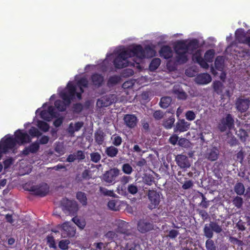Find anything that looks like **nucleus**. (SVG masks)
Wrapping results in <instances>:
<instances>
[{
	"label": "nucleus",
	"mask_w": 250,
	"mask_h": 250,
	"mask_svg": "<svg viewBox=\"0 0 250 250\" xmlns=\"http://www.w3.org/2000/svg\"><path fill=\"white\" fill-rule=\"evenodd\" d=\"M250 101L248 98H238L235 102L236 108L241 112H245L249 107Z\"/></svg>",
	"instance_id": "f8f14e48"
},
{
	"label": "nucleus",
	"mask_w": 250,
	"mask_h": 250,
	"mask_svg": "<svg viewBox=\"0 0 250 250\" xmlns=\"http://www.w3.org/2000/svg\"><path fill=\"white\" fill-rule=\"evenodd\" d=\"M175 122V119L173 117H170L164 121L163 123L164 126L167 129L171 128Z\"/></svg>",
	"instance_id": "a19ab883"
},
{
	"label": "nucleus",
	"mask_w": 250,
	"mask_h": 250,
	"mask_svg": "<svg viewBox=\"0 0 250 250\" xmlns=\"http://www.w3.org/2000/svg\"><path fill=\"white\" fill-rule=\"evenodd\" d=\"M70 243L69 240H62L59 243V247L62 250H66L68 249V245Z\"/></svg>",
	"instance_id": "09e8293b"
},
{
	"label": "nucleus",
	"mask_w": 250,
	"mask_h": 250,
	"mask_svg": "<svg viewBox=\"0 0 250 250\" xmlns=\"http://www.w3.org/2000/svg\"><path fill=\"white\" fill-rule=\"evenodd\" d=\"M122 171L126 174L130 175L133 171V168L128 163H125L123 165L122 167Z\"/></svg>",
	"instance_id": "c03bdc74"
},
{
	"label": "nucleus",
	"mask_w": 250,
	"mask_h": 250,
	"mask_svg": "<svg viewBox=\"0 0 250 250\" xmlns=\"http://www.w3.org/2000/svg\"><path fill=\"white\" fill-rule=\"evenodd\" d=\"M237 135L242 141H245L248 136L247 132L244 129H240L237 132Z\"/></svg>",
	"instance_id": "e2e57ef3"
},
{
	"label": "nucleus",
	"mask_w": 250,
	"mask_h": 250,
	"mask_svg": "<svg viewBox=\"0 0 250 250\" xmlns=\"http://www.w3.org/2000/svg\"><path fill=\"white\" fill-rule=\"evenodd\" d=\"M236 40L239 42L247 44L250 47V37H246L244 30L238 29L235 31Z\"/></svg>",
	"instance_id": "dca6fc26"
},
{
	"label": "nucleus",
	"mask_w": 250,
	"mask_h": 250,
	"mask_svg": "<svg viewBox=\"0 0 250 250\" xmlns=\"http://www.w3.org/2000/svg\"><path fill=\"white\" fill-rule=\"evenodd\" d=\"M202 200L200 204V206L203 208H207L209 206V201L207 200L206 197L204 195L203 193H201Z\"/></svg>",
	"instance_id": "052dcab7"
},
{
	"label": "nucleus",
	"mask_w": 250,
	"mask_h": 250,
	"mask_svg": "<svg viewBox=\"0 0 250 250\" xmlns=\"http://www.w3.org/2000/svg\"><path fill=\"white\" fill-rule=\"evenodd\" d=\"M125 205L123 201L118 199H113L110 200L107 204L108 208L114 211H118L121 209V208Z\"/></svg>",
	"instance_id": "4be33fe9"
},
{
	"label": "nucleus",
	"mask_w": 250,
	"mask_h": 250,
	"mask_svg": "<svg viewBox=\"0 0 250 250\" xmlns=\"http://www.w3.org/2000/svg\"><path fill=\"white\" fill-rule=\"evenodd\" d=\"M55 150L60 155H62L65 153V148L62 144H57L55 148Z\"/></svg>",
	"instance_id": "bf43d9fd"
},
{
	"label": "nucleus",
	"mask_w": 250,
	"mask_h": 250,
	"mask_svg": "<svg viewBox=\"0 0 250 250\" xmlns=\"http://www.w3.org/2000/svg\"><path fill=\"white\" fill-rule=\"evenodd\" d=\"M171 102V99L169 97H165L161 98L160 105L163 108H167Z\"/></svg>",
	"instance_id": "f704fd0d"
},
{
	"label": "nucleus",
	"mask_w": 250,
	"mask_h": 250,
	"mask_svg": "<svg viewBox=\"0 0 250 250\" xmlns=\"http://www.w3.org/2000/svg\"><path fill=\"white\" fill-rule=\"evenodd\" d=\"M58 228L60 229L61 236L63 238L73 237L76 234V228L72 226L70 222H65L59 225Z\"/></svg>",
	"instance_id": "39448f33"
},
{
	"label": "nucleus",
	"mask_w": 250,
	"mask_h": 250,
	"mask_svg": "<svg viewBox=\"0 0 250 250\" xmlns=\"http://www.w3.org/2000/svg\"><path fill=\"white\" fill-rule=\"evenodd\" d=\"M116 225L117 227L116 230L118 232L122 234L127 233L128 225L126 222L119 220L116 221Z\"/></svg>",
	"instance_id": "393cba45"
},
{
	"label": "nucleus",
	"mask_w": 250,
	"mask_h": 250,
	"mask_svg": "<svg viewBox=\"0 0 250 250\" xmlns=\"http://www.w3.org/2000/svg\"><path fill=\"white\" fill-rule=\"evenodd\" d=\"M179 44H183L185 46V50L189 55L193 54L199 47V41L197 39H192L188 42L186 41H179Z\"/></svg>",
	"instance_id": "9b49d317"
},
{
	"label": "nucleus",
	"mask_w": 250,
	"mask_h": 250,
	"mask_svg": "<svg viewBox=\"0 0 250 250\" xmlns=\"http://www.w3.org/2000/svg\"><path fill=\"white\" fill-rule=\"evenodd\" d=\"M186 118L188 121H193L195 119L196 115L195 113L191 110L188 111L186 113Z\"/></svg>",
	"instance_id": "680f3d73"
},
{
	"label": "nucleus",
	"mask_w": 250,
	"mask_h": 250,
	"mask_svg": "<svg viewBox=\"0 0 250 250\" xmlns=\"http://www.w3.org/2000/svg\"><path fill=\"white\" fill-rule=\"evenodd\" d=\"M215 66L218 70H222L224 67V59L222 57H217L215 61Z\"/></svg>",
	"instance_id": "c9c22d12"
},
{
	"label": "nucleus",
	"mask_w": 250,
	"mask_h": 250,
	"mask_svg": "<svg viewBox=\"0 0 250 250\" xmlns=\"http://www.w3.org/2000/svg\"><path fill=\"white\" fill-rule=\"evenodd\" d=\"M192 54V60L193 62H197L198 61L201 60L202 58V50H197L195 51Z\"/></svg>",
	"instance_id": "49530a36"
},
{
	"label": "nucleus",
	"mask_w": 250,
	"mask_h": 250,
	"mask_svg": "<svg viewBox=\"0 0 250 250\" xmlns=\"http://www.w3.org/2000/svg\"><path fill=\"white\" fill-rule=\"evenodd\" d=\"M132 151L136 152L141 155L145 152V151L143 150L138 145H135L132 148Z\"/></svg>",
	"instance_id": "69168bd1"
},
{
	"label": "nucleus",
	"mask_w": 250,
	"mask_h": 250,
	"mask_svg": "<svg viewBox=\"0 0 250 250\" xmlns=\"http://www.w3.org/2000/svg\"><path fill=\"white\" fill-rule=\"evenodd\" d=\"M30 190L36 195L44 196L48 193L49 188L46 184H42L41 185L31 187Z\"/></svg>",
	"instance_id": "4468645a"
},
{
	"label": "nucleus",
	"mask_w": 250,
	"mask_h": 250,
	"mask_svg": "<svg viewBox=\"0 0 250 250\" xmlns=\"http://www.w3.org/2000/svg\"><path fill=\"white\" fill-rule=\"evenodd\" d=\"M73 154L75 155L76 160H78V161L83 160L85 158L84 153L82 150H78Z\"/></svg>",
	"instance_id": "6e6d98bb"
},
{
	"label": "nucleus",
	"mask_w": 250,
	"mask_h": 250,
	"mask_svg": "<svg viewBox=\"0 0 250 250\" xmlns=\"http://www.w3.org/2000/svg\"><path fill=\"white\" fill-rule=\"evenodd\" d=\"M150 203L149 208L152 209L155 208L159 205L160 202V195L159 193L154 190H149L147 194Z\"/></svg>",
	"instance_id": "1a4fd4ad"
},
{
	"label": "nucleus",
	"mask_w": 250,
	"mask_h": 250,
	"mask_svg": "<svg viewBox=\"0 0 250 250\" xmlns=\"http://www.w3.org/2000/svg\"><path fill=\"white\" fill-rule=\"evenodd\" d=\"M112 143L115 146H120L122 143V138L117 134H114L111 137Z\"/></svg>",
	"instance_id": "4c0bfd02"
},
{
	"label": "nucleus",
	"mask_w": 250,
	"mask_h": 250,
	"mask_svg": "<svg viewBox=\"0 0 250 250\" xmlns=\"http://www.w3.org/2000/svg\"><path fill=\"white\" fill-rule=\"evenodd\" d=\"M219 154V150L216 147H212L207 150L205 157L208 160L214 161L218 159Z\"/></svg>",
	"instance_id": "5701e85b"
},
{
	"label": "nucleus",
	"mask_w": 250,
	"mask_h": 250,
	"mask_svg": "<svg viewBox=\"0 0 250 250\" xmlns=\"http://www.w3.org/2000/svg\"><path fill=\"white\" fill-rule=\"evenodd\" d=\"M127 190L129 193L132 195L136 194L138 191V188L136 183H132L128 185L127 188Z\"/></svg>",
	"instance_id": "37998d69"
},
{
	"label": "nucleus",
	"mask_w": 250,
	"mask_h": 250,
	"mask_svg": "<svg viewBox=\"0 0 250 250\" xmlns=\"http://www.w3.org/2000/svg\"><path fill=\"white\" fill-rule=\"evenodd\" d=\"M120 174V170L117 168H114L107 171L103 175V179L108 183L114 182Z\"/></svg>",
	"instance_id": "ddd939ff"
},
{
	"label": "nucleus",
	"mask_w": 250,
	"mask_h": 250,
	"mask_svg": "<svg viewBox=\"0 0 250 250\" xmlns=\"http://www.w3.org/2000/svg\"><path fill=\"white\" fill-rule=\"evenodd\" d=\"M161 64V60L159 58H154L151 62L149 68L151 70H156Z\"/></svg>",
	"instance_id": "ea45409f"
},
{
	"label": "nucleus",
	"mask_w": 250,
	"mask_h": 250,
	"mask_svg": "<svg viewBox=\"0 0 250 250\" xmlns=\"http://www.w3.org/2000/svg\"><path fill=\"white\" fill-rule=\"evenodd\" d=\"M117 102V96L114 94L106 95L101 97L97 102L99 107H107Z\"/></svg>",
	"instance_id": "6e6552de"
},
{
	"label": "nucleus",
	"mask_w": 250,
	"mask_h": 250,
	"mask_svg": "<svg viewBox=\"0 0 250 250\" xmlns=\"http://www.w3.org/2000/svg\"><path fill=\"white\" fill-rule=\"evenodd\" d=\"M169 143L173 145H175L177 142H178V137L176 134H173L169 139Z\"/></svg>",
	"instance_id": "774afa93"
},
{
	"label": "nucleus",
	"mask_w": 250,
	"mask_h": 250,
	"mask_svg": "<svg viewBox=\"0 0 250 250\" xmlns=\"http://www.w3.org/2000/svg\"><path fill=\"white\" fill-rule=\"evenodd\" d=\"M47 244L51 248L56 249L57 246L54 237L51 235H48L46 237Z\"/></svg>",
	"instance_id": "8fccbe9b"
},
{
	"label": "nucleus",
	"mask_w": 250,
	"mask_h": 250,
	"mask_svg": "<svg viewBox=\"0 0 250 250\" xmlns=\"http://www.w3.org/2000/svg\"><path fill=\"white\" fill-rule=\"evenodd\" d=\"M118 152V149L114 146L107 147L105 150L106 154L111 158L116 157L117 155Z\"/></svg>",
	"instance_id": "cd10ccee"
},
{
	"label": "nucleus",
	"mask_w": 250,
	"mask_h": 250,
	"mask_svg": "<svg viewBox=\"0 0 250 250\" xmlns=\"http://www.w3.org/2000/svg\"><path fill=\"white\" fill-rule=\"evenodd\" d=\"M223 87V83L220 81H215L213 83L214 90L218 94H222Z\"/></svg>",
	"instance_id": "473e14b6"
},
{
	"label": "nucleus",
	"mask_w": 250,
	"mask_h": 250,
	"mask_svg": "<svg viewBox=\"0 0 250 250\" xmlns=\"http://www.w3.org/2000/svg\"><path fill=\"white\" fill-rule=\"evenodd\" d=\"M175 161L181 168H188L191 166L189 160L185 155H178L175 158Z\"/></svg>",
	"instance_id": "2eb2a0df"
},
{
	"label": "nucleus",
	"mask_w": 250,
	"mask_h": 250,
	"mask_svg": "<svg viewBox=\"0 0 250 250\" xmlns=\"http://www.w3.org/2000/svg\"><path fill=\"white\" fill-rule=\"evenodd\" d=\"M204 232L205 236L208 239H210L213 237V231L212 230V228L210 227V223L208 225H205L204 229Z\"/></svg>",
	"instance_id": "e433bc0d"
},
{
	"label": "nucleus",
	"mask_w": 250,
	"mask_h": 250,
	"mask_svg": "<svg viewBox=\"0 0 250 250\" xmlns=\"http://www.w3.org/2000/svg\"><path fill=\"white\" fill-rule=\"evenodd\" d=\"M105 236L109 240L115 241L117 239L118 234L115 231H109L106 233Z\"/></svg>",
	"instance_id": "3c124183"
},
{
	"label": "nucleus",
	"mask_w": 250,
	"mask_h": 250,
	"mask_svg": "<svg viewBox=\"0 0 250 250\" xmlns=\"http://www.w3.org/2000/svg\"><path fill=\"white\" fill-rule=\"evenodd\" d=\"M206 248L207 250H216V247L213 240L208 239L206 242Z\"/></svg>",
	"instance_id": "603ef678"
},
{
	"label": "nucleus",
	"mask_w": 250,
	"mask_h": 250,
	"mask_svg": "<svg viewBox=\"0 0 250 250\" xmlns=\"http://www.w3.org/2000/svg\"><path fill=\"white\" fill-rule=\"evenodd\" d=\"M88 84V82L86 77L80 79L79 76L76 75L75 77V80L69 81L64 89H62L61 87L59 88L58 93L63 101L58 100L55 101L54 105L56 109L59 111H64L75 97L81 100L82 94L84 91L83 87H87Z\"/></svg>",
	"instance_id": "f03ea898"
},
{
	"label": "nucleus",
	"mask_w": 250,
	"mask_h": 250,
	"mask_svg": "<svg viewBox=\"0 0 250 250\" xmlns=\"http://www.w3.org/2000/svg\"><path fill=\"white\" fill-rule=\"evenodd\" d=\"M121 80L119 76H113L109 78L108 81V84L109 85H112L118 83Z\"/></svg>",
	"instance_id": "5fc2aeb1"
},
{
	"label": "nucleus",
	"mask_w": 250,
	"mask_h": 250,
	"mask_svg": "<svg viewBox=\"0 0 250 250\" xmlns=\"http://www.w3.org/2000/svg\"><path fill=\"white\" fill-rule=\"evenodd\" d=\"M91 80L94 85L99 86L104 81L103 77L98 74H94L91 77Z\"/></svg>",
	"instance_id": "c85d7f7f"
},
{
	"label": "nucleus",
	"mask_w": 250,
	"mask_h": 250,
	"mask_svg": "<svg viewBox=\"0 0 250 250\" xmlns=\"http://www.w3.org/2000/svg\"><path fill=\"white\" fill-rule=\"evenodd\" d=\"M124 121L125 125L130 128L134 127L138 122L137 117L135 115L131 114L125 115Z\"/></svg>",
	"instance_id": "6ab92c4d"
},
{
	"label": "nucleus",
	"mask_w": 250,
	"mask_h": 250,
	"mask_svg": "<svg viewBox=\"0 0 250 250\" xmlns=\"http://www.w3.org/2000/svg\"><path fill=\"white\" fill-rule=\"evenodd\" d=\"M104 134L102 130H99L95 133V139L99 145H102L104 140Z\"/></svg>",
	"instance_id": "7c9ffc66"
},
{
	"label": "nucleus",
	"mask_w": 250,
	"mask_h": 250,
	"mask_svg": "<svg viewBox=\"0 0 250 250\" xmlns=\"http://www.w3.org/2000/svg\"><path fill=\"white\" fill-rule=\"evenodd\" d=\"M113 54L116 55L113 61L115 67L122 68L129 65L135 66V62L138 67L143 59L155 56L156 51L149 45L143 49L141 45H133L128 47L121 46L117 48Z\"/></svg>",
	"instance_id": "f257e3e1"
},
{
	"label": "nucleus",
	"mask_w": 250,
	"mask_h": 250,
	"mask_svg": "<svg viewBox=\"0 0 250 250\" xmlns=\"http://www.w3.org/2000/svg\"><path fill=\"white\" fill-rule=\"evenodd\" d=\"M172 93L179 100H186L188 95L183 88L178 84L175 85L172 89Z\"/></svg>",
	"instance_id": "f3484780"
},
{
	"label": "nucleus",
	"mask_w": 250,
	"mask_h": 250,
	"mask_svg": "<svg viewBox=\"0 0 250 250\" xmlns=\"http://www.w3.org/2000/svg\"><path fill=\"white\" fill-rule=\"evenodd\" d=\"M153 229V225L146 220H140L138 223V229L142 233L147 232Z\"/></svg>",
	"instance_id": "a211bd4d"
},
{
	"label": "nucleus",
	"mask_w": 250,
	"mask_h": 250,
	"mask_svg": "<svg viewBox=\"0 0 250 250\" xmlns=\"http://www.w3.org/2000/svg\"><path fill=\"white\" fill-rule=\"evenodd\" d=\"M62 209L66 214H73L78 210V205L76 201L63 199L62 202Z\"/></svg>",
	"instance_id": "0eeeda50"
},
{
	"label": "nucleus",
	"mask_w": 250,
	"mask_h": 250,
	"mask_svg": "<svg viewBox=\"0 0 250 250\" xmlns=\"http://www.w3.org/2000/svg\"><path fill=\"white\" fill-rule=\"evenodd\" d=\"M15 138L10 135H6L0 142V159L3 154L13 149L17 144L21 145L30 142V136L26 132L21 130H17L15 133Z\"/></svg>",
	"instance_id": "7ed1b4c3"
},
{
	"label": "nucleus",
	"mask_w": 250,
	"mask_h": 250,
	"mask_svg": "<svg viewBox=\"0 0 250 250\" xmlns=\"http://www.w3.org/2000/svg\"><path fill=\"white\" fill-rule=\"evenodd\" d=\"M210 227L212 228L213 231L216 233H219L222 231V227L215 222H210Z\"/></svg>",
	"instance_id": "de8ad7c7"
},
{
	"label": "nucleus",
	"mask_w": 250,
	"mask_h": 250,
	"mask_svg": "<svg viewBox=\"0 0 250 250\" xmlns=\"http://www.w3.org/2000/svg\"><path fill=\"white\" fill-rule=\"evenodd\" d=\"M72 221L81 229H83L86 225L85 222L75 217L72 219Z\"/></svg>",
	"instance_id": "79ce46f5"
},
{
	"label": "nucleus",
	"mask_w": 250,
	"mask_h": 250,
	"mask_svg": "<svg viewBox=\"0 0 250 250\" xmlns=\"http://www.w3.org/2000/svg\"><path fill=\"white\" fill-rule=\"evenodd\" d=\"M153 117L156 120H160L164 117V113L161 110H157L154 112Z\"/></svg>",
	"instance_id": "338daca9"
},
{
	"label": "nucleus",
	"mask_w": 250,
	"mask_h": 250,
	"mask_svg": "<svg viewBox=\"0 0 250 250\" xmlns=\"http://www.w3.org/2000/svg\"><path fill=\"white\" fill-rule=\"evenodd\" d=\"M190 125V123L185 121L184 119L180 120L176 123L174 131L175 132L186 131L189 128Z\"/></svg>",
	"instance_id": "412c9836"
},
{
	"label": "nucleus",
	"mask_w": 250,
	"mask_h": 250,
	"mask_svg": "<svg viewBox=\"0 0 250 250\" xmlns=\"http://www.w3.org/2000/svg\"><path fill=\"white\" fill-rule=\"evenodd\" d=\"M160 56L166 59L170 58L173 55V51L171 48L168 45L162 46L159 51Z\"/></svg>",
	"instance_id": "b1692460"
},
{
	"label": "nucleus",
	"mask_w": 250,
	"mask_h": 250,
	"mask_svg": "<svg viewBox=\"0 0 250 250\" xmlns=\"http://www.w3.org/2000/svg\"><path fill=\"white\" fill-rule=\"evenodd\" d=\"M211 77L208 73H202L198 75L195 79L196 83L199 84H207L211 81Z\"/></svg>",
	"instance_id": "aec40b11"
},
{
	"label": "nucleus",
	"mask_w": 250,
	"mask_h": 250,
	"mask_svg": "<svg viewBox=\"0 0 250 250\" xmlns=\"http://www.w3.org/2000/svg\"><path fill=\"white\" fill-rule=\"evenodd\" d=\"M218 127L221 132H224L227 129L230 130L233 128L234 120L231 115L229 114H227L226 118L221 120Z\"/></svg>",
	"instance_id": "9d476101"
},
{
	"label": "nucleus",
	"mask_w": 250,
	"mask_h": 250,
	"mask_svg": "<svg viewBox=\"0 0 250 250\" xmlns=\"http://www.w3.org/2000/svg\"><path fill=\"white\" fill-rule=\"evenodd\" d=\"M185 45L177 42L174 50L175 56L174 57L175 63L177 64L185 63L188 60L189 55L185 50Z\"/></svg>",
	"instance_id": "20e7f679"
},
{
	"label": "nucleus",
	"mask_w": 250,
	"mask_h": 250,
	"mask_svg": "<svg viewBox=\"0 0 250 250\" xmlns=\"http://www.w3.org/2000/svg\"><path fill=\"white\" fill-rule=\"evenodd\" d=\"M233 204L237 208H240L243 204V199L241 197L236 196L233 200Z\"/></svg>",
	"instance_id": "13d9d810"
},
{
	"label": "nucleus",
	"mask_w": 250,
	"mask_h": 250,
	"mask_svg": "<svg viewBox=\"0 0 250 250\" xmlns=\"http://www.w3.org/2000/svg\"><path fill=\"white\" fill-rule=\"evenodd\" d=\"M83 125V123L82 122H78L73 124L71 123L67 129L68 132L72 135L73 133L76 131H78L82 127Z\"/></svg>",
	"instance_id": "bb28decb"
},
{
	"label": "nucleus",
	"mask_w": 250,
	"mask_h": 250,
	"mask_svg": "<svg viewBox=\"0 0 250 250\" xmlns=\"http://www.w3.org/2000/svg\"><path fill=\"white\" fill-rule=\"evenodd\" d=\"M234 191L239 195H242L244 193L245 187L242 183H237L234 186Z\"/></svg>",
	"instance_id": "72a5a7b5"
},
{
	"label": "nucleus",
	"mask_w": 250,
	"mask_h": 250,
	"mask_svg": "<svg viewBox=\"0 0 250 250\" xmlns=\"http://www.w3.org/2000/svg\"><path fill=\"white\" fill-rule=\"evenodd\" d=\"M39 149V144L37 141L32 143L28 147H26L23 150V153L25 155H28L30 153H36Z\"/></svg>",
	"instance_id": "a878e982"
},
{
	"label": "nucleus",
	"mask_w": 250,
	"mask_h": 250,
	"mask_svg": "<svg viewBox=\"0 0 250 250\" xmlns=\"http://www.w3.org/2000/svg\"><path fill=\"white\" fill-rule=\"evenodd\" d=\"M29 134L32 137H38L42 135V133L35 127L32 126L29 130Z\"/></svg>",
	"instance_id": "a18cd8bd"
},
{
	"label": "nucleus",
	"mask_w": 250,
	"mask_h": 250,
	"mask_svg": "<svg viewBox=\"0 0 250 250\" xmlns=\"http://www.w3.org/2000/svg\"><path fill=\"white\" fill-rule=\"evenodd\" d=\"M135 83V81L133 80H129L125 82L123 84V87L125 89L133 87Z\"/></svg>",
	"instance_id": "0e129e2a"
},
{
	"label": "nucleus",
	"mask_w": 250,
	"mask_h": 250,
	"mask_svg": "<svg viewBox=\"0 0 250 250\" xmlns=\"http://www.w3.org/2000/svg\"><path fill=\"white\" fill-rule=\"evenodd\" d=\"M36 125L40 130L44 132L48 131L49 129V125L41 120H38Z\"/></svg>",
	"instance_id": "c756f323"
},
{
	"label": "nucleus",
	"mask_w": 250,
	"mask_h": 250,
	"mask_svg": "<svg viewBox=\"0 0 250 250\" xmlns=\"http://www.w3.org/2000/svg\"><path fill=\"white\" fill-rule=\"evenodd\" d=\"M91 160L94 163H98L101 159V155L98 152H93L90 154Z\"/></svg>",
	"instance_id": "4d7b16f0"
},
{
	"label": "nucleus",
	"mask_w": 250,
	"mask_h": 250,
	"mask_svg": "<svg viewBox=\"0 0 250 250\" xmlns=\"http://www.w3.org/2000/svg\"><path fill=\"white\" fill-rule=\"evenodd\" d=\"M76 198L83 206L86 205L87 197L86 194L84 192L81 191L77 192L76 194Z\"/></svg>",
	"instance_id": "2f4dec72"
},
{
	"label": "nucleus",
	"mask_w": 250,
	"mask_h": 250,
	"mask_svg": "<svg viewBox=\"0 0 250 250\" xmlns=\"http://www.w3.org/2000/svg\"><path fill=\"white\" fill-rule=\"evenodd\" d=\"M215 52L213 49L208 50L205 54V60L209 62H212L214 56Z\"/></svg>",
	"instance_id": "58836bf2"
},
{
	"label": "nucleus",
	"mask_w": 250,
	"mask_h": 250,
	"mask_svg": "<svg viewBox=\"0 0 250 250\" xmlns=\"http://www.w3.org/2000/svg\"><path fill=\"white\" fill-rule=\"evenodd\" d=\"M47 105V103L42 105V107L43 109L40 112V116L42 119L49 122L53 118L57 117L58 116V113L56 111V108L52 105L48 106L46 109L45 107Z\"/></svg>",
	"instance_id": "423d86ee"
},
{
	"label": "nucleus",
	"mask_w": 250,
	"mask_h": 250,
	"mask_svg": "<svg viewBox=\"0 0 250 250\" xmlns=\"http://www.w3.org/2000/svg\"><path fill=\"white\" fill-rule=\"evenodd\" d=\"M100 191L104 195L108 196L110 197H115V194L114 193L113 190H108L107 189L100 187Z\"/></svg>",
	"instance_id": "864d4df0"
}]
</instances>
